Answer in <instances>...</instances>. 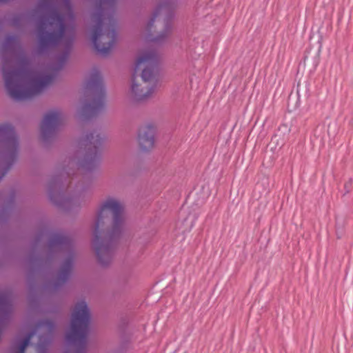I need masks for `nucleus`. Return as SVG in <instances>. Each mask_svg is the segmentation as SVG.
Segmentation results:
<instances>
[{"instance_id":"0eeeda50","label":"nucleus","mask_w":353,"mask_h":353,"mask_svg":"<svg viewBox=\"0 0 353 353\" xmlns=\"http://www.w3.org/2000/svg\"><path fill=\"white\" fill-rule=\"evenodd\" d=\"M0 142H2L6 148V156L13 159L17 151L18 142L13 128L10 125H0Z\"/></svg>"},{"instance_id":"6e6552de","label":"nucleus","mask_w":353,"mask_h":353,"mask_svg":"<svg viewBox=\"0 0 353 353\" xmlns=\"http://www.w3.org/2000/svg\"><path fill=\"white\" fill-rule=\"evenodd\" d=\"M101 143V138L96 132L86 134L81 140V144L88 150L87 158L83 166L90 168V164H94L97 161V151Z\"/></svg>"},{"instance_id":"423d86ee","label":"nucleus","mask_w":353,"mask_h":353,"mask_svg":"<svg viewBox=\"0 0 353 353\" xmlns=\"http://www.w3.org/2000/svg\"><path fill=\"white\" fill-rule=\"evenodd\" d=\"M85 88L94 97L92 102L85 105V111L92 114L96 113L103 103V86L98 70H94L90 74Z\"/></svg>"},{"instance_id":"20e7f679","label":"nucleus","mask_w":353,"mask_h":353,"mask_svg":"<svg viewBox=\"0 0 353 353\" xmlns=\"http://www.w3.org/2000/svg\"><path fill=\"white\" fill-rule=\"evenodd\" d=\"M156 61L157 55L152 50L143 51L138 56L131 88V95L134 101H144L154 93L156 86L154 77Z\"/></svg>"},{"instance_id":"4468645a","label":"nucleus","mask_w":353,"mask_h":353,"mask_svg":"<svg viewBox=\"0 0 353 353\" xmlns=\"http://www.w3.org/2000/svg\"><path fill=\"white\" fill-rule=\"evenodd\" d=\"M70 268V263L67 264L66 271H68Z\"/></svg>"},{"instance_id":"f03ea898","label":"nucleus","mask_w":353,"mask_h":353,"mask_svg":"<svg viewBox=\"0 0 353 353\" xmlns=\"http://www.w3.org/2000/svg\"><path fill=\"white\" fill-rule=\"evenodd\" d=\"M6 88L10 96L15 100L29 99L39 93L53 79L54 75L37 74L21 69L10 68L6 63L2 68Z\"/></svg>"},{"instance_id":"9d476101","label":"nucleus","mask_w":353,"mask_h":353,"mask_svg":"<svg viewBox=\"0 0 353 353\" xmlns=\"http://www.w3.org/2000/svg\"><path fill=\"white\" fill-rule=\"evenodd\" d=\"M154 135V126L149 125L141 128L139 133V143L142 150H148L153 147Z\"/></svg>"},{"instance_id":"1a4fd4ad","label":"nucleus","mask_w":353,"mask_h":353,"mask_svg":"<svg viewBox=\"0 0 353 353\" xmlns=\"http://www.w3.org/2000/svg\"><path fill=\"white\" fill-rule=\"evenodd\" d=\"M62 121V117L57 111H50L43 117L41 129L44 134L51 132L58 127Z\"/></svg>"},{"instance_id":"7ed1b4c3","label":"nucleus","mask_w":353,"mask_h":353,"mask_svg":"<svg viewBox=\"0 0 353 353\" xmlns=\"http://www.w3.org/2000/svg\"><path fill=\"white\" fill-rule=\"evenodd\" d=\"M122 212L121 203L114 199L110 198L102 204L97 214L94 230V246L99 261L103 265L107 264L112 257V248L106 238L102 236V228L105 221L111 216L113 221L111 236L120 232L122 225Z\"/></svg>"},{"instance_id":"f8f14e48","label":"nucleus","mask_w":353,"mask_h":353,"mask_svg":"<svg viewBox=\"0 0 353 353\" xmlns=\"http://www.w3.org/2000/svg\"><path fill=\"white\" fill-rule=\"evenodd\" d=\"M32 336V334H30L28 338H26L21 345H20L19 350L18 353H25V350L28 345H29L30 341Z\"/></svg>"},{"instance_id":"ddd939ff","label":"nucleus","mask_w":353,"mask_h":353,"mask_svg":"<svg viewBox=\"0 0 353 353\" xmlns=\"http://www.w3.org/2000/svg\"><path fill=\"white\" fill-rule=\"evenodd\" d=\"M157 17V12H155V13L154 14L153 17L151 19V20L150 21V22H149V23H148V30H151L152 26V25H153V23H154V19H155V18H156Z\"/></svg>"},{"instance_id":"f257e3e1","label":"nucleus","mask_w":353,"mask_h":353,"mask_svg":"<svg viewBox=\"0 0 353 353\" xmlns=\"http://www.w3.org/2000/svg\"><path fill=\"white\" fill-rule=\"evenodd\" d=\"M57 3L61 13L53 12L43 19L39 28L40 44L43 47L63 45L68 46L74 37L73 30L68 24L73 21L74 16L69 0H42L43 5Z\"/></svg>"},{"instance_id":"9b49d317","label":"nucleus","mask_w":353,"mask_h":353,"mask_svg":"<svg viewBox=\"0 0 353 353\" xmlns=\"http://www.w3.org/2000/svg\"><path fill=\"white\" fill-rule=\"evenodd\" d=\"M170 32H171V26L168 24V25H166L164 31L161 34H160L157 37L151 39V40L154 41H159L162 40L163 39L165 38L166 37H168Z\"/></svg>"},{"instance_id":"39448f33","label":"nucleus","mask_w":353,"mask_h":353,"mask_svg":"<svg viewBox=\"0 0 353 353\" xmlns=\"http://www.w3.org/2000/svg\"><path fill=\"white\" fill-rule=\"evenodd\" d=\"M95 25L92 32V41L96 50L101 54H108L116 41V32L114 23L106 22V19L101 15H94Z\"/></svg>"}]
</instances>
